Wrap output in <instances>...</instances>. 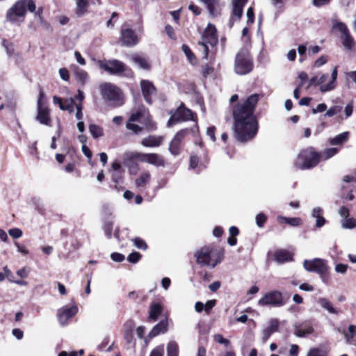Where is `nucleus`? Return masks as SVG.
I'll return each instance as SVG.
<instances>
[{
	"label": "nucleus",
	"mask_w": 356,
	"mask_h": 356,
	"mask_svg": "<svg viewBox=\"0 0 356 356\" xmlns=\"http://www.w3.org/2000/svg\"><path fill=\"white\" fill-rule=\"evenodd\" d=\"M258 100L257 94L252 95L233 111L236 138L241 142L252 139L257 133L258 123L254 111Z\"/></svg>",
	"instance_id": "nucleus-1"
},
{
	"label": "nucleus",
	"mask_w": 356,
	"mask_h": 356,
	"mask_svg": "<svg viewBox=\"0 0 356 356\" xmlns=\"http://www.w3.org/2000/svg\"><path fill=\"white\" fill-rule=\"evenodd\" d=\"M35 8L33 0L18 1L8 10L6 19L11 23H20L24 21L26 10L33 13L35 10Z\"/></svg>",
	"instance_id": "nucleus-2"
},
{
	"label": "nucleus",
	"mask_w": 356,
	"mask_h": 356,
	"mask_svg": "<svg viewBox=\"0 0 356 356\" xmlns=\"http://www.w3.org/2000/svg\"><path fill=\"white\" fill-rule=\"evenodd\" d=\"M337 66H335L331 73L330 80L327 83L326 81L329 79L327 74L319 72L309 80L308 88L310 86H319V90L321 92L325 93L334 90L337 84Z\"/></svg>",
	"instance_id": "nucleus-3"
},
{
	"label": "nucleus",
	"mask_w": 356,
	"mask_h": 356,
	"mask_svg": "<svg viewBox=\"0 0 356 356\" xmlns=\"http://www.w3.org/2000/svg\"><path fill=\"white\" fill-rule=\"evenodd\" d=\"M318 152L309 147L301 150L293 162L295 168L299 170H309L319 163Z\"/></svg>",
	"instance_id": "nucleus-4"
},
{
	"label": "nucleus",
	"mask_w": 356,
	"mask_h": 356,
	"mask_svg": "<svg viewBox=\"0 0 356 356\" xmlns=\"http://www.w3.org/2000/svg\"><path fill=\"white\" fill-rule=\"evenodd\" d=\"M169 114L170 115V118L167 123L168 127H170L179 122L193 120L195 121L196 124L195 127L189 129V131L194 135L198 133L199 129L197 124L195 113H194L191 110L186 108L183 104H181L175 111H170Z\"/></svg>",
	"instance_id": "nucleus-5"
},
{
	"label": "nucleus",
	"mask_w": 356,
	"mask_h": 356,
	"mask_svg": "<svg viewBox=\"0 0 356 356\" xmlns=\"http://www.w3.org/2000/svg\"><path fill=\"white\" fill-rule=\"evenodd\" d=\"M195 257L197 264L214 268L221 262L223 253L221 251L214 250L212 248L206 246L197 250Z\"/></svg>",
	"instance_id": "nucleus-6"
},
{
	"label": "nucleus",
	"mask_w": 356,
	"mask_h": 356,
	"mask_svg": "<svg viewBox=\"0 0 356 356\" xmlns=\"http://www.w3.org/2000/svg\"><path fill=\"white\" fill-rule=\"evenodd\" d=\"M253 58L247 47L241 48L236 54L234 71L238 75L249 74L253 69Z\"/></svg>",
	"instance_id": "nucleus-7"
},
{
	"label": "nucleus",
	"mask_w": 356,
	"mask_h": 356,
	"mask_svg": "<svg viewBox=\"0 0 356 356\" xmlns=\"http://www.w3.org/2000/svg\"><path fill=\"white\" fill-rule=\"evenodd\" d=\"M218 42L216 29L213 24H209L197 44L199 50L202 51L204 58H208L211 49H213L218 44Z\"/></svg>",
	"instance_id": "nucleus-8"
},
{
	"label": "nucleus",
	"mask_w": 356,
	"mask_h": 356,
	"mask_svg": "<svg viewBox=\"0 0 356 356\" xmlns=\"http://www.w3.org/2000/svg\"><path fill=\"white\" fill-rule=\"evenodd\" d=\"M101 95L104 101L108 102L113 106H120L123 104L120 90L115 85L104 83L99 86Z\"/></svg>",
	"instance_id": "nucleus-9"
},
{
	"label": "nucleus",
	"mask_w": 356,
	"mask_h": 356,
	"mask_svg": "<svg viewBox=\"0 0 356 356\" xmlns=\"http://www.w3.org/2000/svg\"><path fill=\"white\" fill-rule=\"evenodd\" d=\"M44 98V93L40 90L37 100V115L35 118L40 124L51 126L50 110L45 105Z\"/></svg>",
	"instance_id": "nucleus-10"
},
{
	"label": "nucleus",
	"mask_w": 356,
	"mask_h": 356,
	"mask_svg": "<svg viewBox=\"0 0 356 356\" xmlns=\"http://www.w3.org/2000/svg\"><path fill=\"white\" fill-rule=\"evenodd\" d=\"M258 304L261 306H272L280 307L286 304L282 293L279 291H273L266 293L258 301Z\"/></svg>",
	"instance_id": "nucleus-11"
},
{
	"label": "nucleus",
	"mask_w": 356,
	"mask_h": 356,
	"mask_svg": "<svg viewBox=\"0 0 356 356\" xmlns=\"http://www.w3.org/2000/svg\"><path fill=\"white\" fill-rule=\"evenodd\" d=\"M98 65L100 68L111 74H120L127 71L126 65L122 62L116 59L106 61L99 60Z\"/></svg>",
	"instance_id": "nucleus-12"
},
{
	"label": "nucleus",
	"mask_w": 356,
	"mask_h": 356,
	"mask_svg": "<svg viewBox=\"0 0 356 356\" xmlns=\"http://www.w3.org/2000/svg\"><path fill=\"white\" fill-rule=\"evenodd\" d=\"M305 269L308 272H314L319 275L326 273L327 266L324 259L316 258L312 260H305L303 262Z\"/></svg>",
	"instance_id": "nucleus-13"
},
{
	"label": "nucleus",
	"mask_w": 356,
	"mask_h": 356,
	"mask_svg": "<svg viewBox=\"0 0 356 356\" xmlns=\"http://www.w3.org/2000/svg\"><path fill=\"white\" fill-rule=\"evenodd\" d=\"M123 164L128 168L130 175H136L138 170V165L135 162L139 161V152H126L122 155Z\"/></svg>",
	"instance_id": "nucleus-14"
},
{
	"label": "nucleus",
	"mask_w": 356,
	"mask_h": 356,
	"mask_svg": "<svg viewBox=\"0 0 356 356\" xmlns=\"http://www.w3.org/2000/svg\"><path fill=\"white\" fill-rule=\"evenodd\" d=\"M78 312V308L75 305H65L57 311V317L59 323L65 326L68 323V320L74 316Z\"/></svg>",
	"instance_id": "nucleus-15"
},
{
	"label": "nucleus",
	"mask_w": 356,
	"mask_h": 356,
	"mask_svg": "<svg viewBox=\"0 0 356 356\" xmlns=\"http://www.w3.org/2000/svg\"><path fill=\"white\" fill-rule=\"evenodd\" d=\"M188 131L189 129H181L175 134L169 145V151L172 155L177 156L181 153L182 140Z\"/></svg>",
	"instance_id": "nucleus-16"
},
{
	"label": "nucleus",
	"mask_w": 356,
	"mask_h": 356,
	"mask_svg": "<svg viewBox=\"0 0 356 356\" xmlns=\"http://www.w3.org/2000/svg\"><path fill=\"white\" fill-rule=\"evenodd\" d=\"M139 161L159 167L165 165L163 158L156 153H140L139 152Z\"/></svg>",
	"instance_id": "nucleus-17"
},
{
	"label": "nucleus",
	"mask_w": 356,
	"mask_h": 356,
	"mask_svg": "<svg viewBox=\"0 0 356 356\" xmlns=\"http://www.w3.org/2000/svg\"><path fill=\"white\" fill-rule=\"evenodd\" d=\"M121 42L123 46L131 47L138 44V38L134 31L126 29L121 31Z\"/></svg>",
	"instance_id": "nucleus-18"
},
{
	"label": "nucleus",
	"mask_w": 356,
	"mask_h": 356,
	"mask_svg": "<svg viewBox=\"0 0 356 356\" xmlns=\"http://www.w3.org/2000/svg\"><path fill=\"white\" fill-rule=\"evenodd\" d=\"M140 87L145 102L149 104H152V97L156 95V88L148 80H142L140 81Z\"/></svg>",
	"instance_id": "nucleus-19"
},
{
	"label": "nucleus",
	"mask_w": 356,
	"mask_h": 356,
	"mask_svg": "<svg viewBox=\"0 0 356 356\" xmlns=\"http://www.w3.org/2000/svg\"><path fill=\"white\" fill-rule=\"evenodd\" d=\"M53 102L55 104H58L60 109L63 111H67L70 113H72L74 111V100L72 97L65 99L64 101H63L60 97L54 96Z\"/></svg>",
	"instance_id": "nucleus-20"
},
{
	"label": "nucleus",
	"mask_w": 356,
	"mask_h": 356,
	"mask_svg": "<svg viewBox=\"0 0 356 356\" xmlns=\"http://www.w3.org/2000/svg\"><path fill=\"white\" fill-rule=\"evenodd\" d=\"M314 328L310 322H304L295 328L294 334L298 337H304L307 334H312Z\"/></svg>",
	"instance_id": "nucleus-21"
},
{
	"label": "nucleus",
	"mask_w": 356,
	"mask_h": 356,
	"mask_svg": "<svg viewBox=\"0 0 356 356\" xmlns=\"http://www.w3.org/2000/svg\"><path fill=\"white\" fill-rule=\"evenodd\" d=\"M279 321L277 319H271L269 322V325L263 331L262 339L264 342L267 341L271 334L278 330Z\"/></svg>",
	"instance_id": "nucleus-22"
},
{
	"label": "nucleus",
	"mask_w": 356,
	"mask_h": 356,
	"mask_svg": "<svg viewBox=\"0 0 356 356\" xmlns=\"http://www.w3.org/2000/svg\"><path fill=\"white\" fill-rule=\"evenodd\" d=\"M163 140V137L159 136H149L147 138H144L141 144L146 147H156L161 145Z\"/></svg>",
	"instance_id": "nucleus-23"
},
{
	"label": "nucleus",
	"mask_w": 356,
	"mask_h": 356,
	"mask_svg": "<svg viewBox=\"0 0 356 356\" xmlns=\"http://www.w3.org/2000/svg\"><path fill=\"white\" fill-rule=\"evenodd\" d=\"M323 210L321 207H317L312 209V216L316 218V227L317 228L322 227L325 223L326 220L323 216Z\"/></svg>",
	"instance_id": "nucleus-24"
},
{
	"label": "nucleus",
	"mask_w": 356,
	"mask_h": 356,
	"mask_svg": "<svg viewBox=\"0 0 356 356\" xmlns=\"http://www.w3.org/2000/svg\"><path fill=\"white\" fill-rule=\"evenodd\" d=\"M151 173L149 171H144L140 174L135 180V185L137 188H145L151 180Z\"/></svg>",
	"instance_id": "nucleus-25"
},
{
	"label": "nucleus",
	"mask_w": 356,
	"mask_h": 356,
	"mask_svg": "<svg viewBox=\"0 0 356 356\" xmlns=\"http://www.w3.org/2000/svg\"><path fill=\"white\" fill-rule=\"evenodd\" d=\"M248 0H233L232 1V15L240 19L243 15V7Z\"/></svg>",
	"instance_id": "nucleus-26"
},
{
	"label": "nucleus",
	"mask_w": 356,
	"mask_h": 356,
	"mask_svg": "<svg viewBox=\"0 0 356 356\" xmlns=\"http://www.w3.org/2000/svg\"><path fill=\"white\" fill-rule=\"evenodd\" d=\"M275 259L279 264H283L284 262L291 261L293 259V254L284 250H280L275 252Z\"/></svg>",
	"instance_id": "nucleus-27"
},
{
	"label": "nucleus",
	"mask_w": 356,
	"mask_h": 356,
	"mask_svg": "<svg viewBox=\"0 0 356 356\" xmlns=\"http://www.w3.org/2000/svg\"><path fill=\"white\" fill-rule=\"evenodd\" d=\"M317 302L323 309H325L330 314H338L339 313V310L335 309L330 301L325 298H319L317 300Z\"/></svg>",
	"instance_id": "nucleus-28"
},
{
	"label": "nucleus",
	"mask_w": 356,
	"mask_h": 356,
	"mask_svg": "<svg viewBox=\"0 0 356 356\" xmlns=\"http://www.w3.org/2000/svg\"><path fill=\"white\" fill-rule=\"evenodd\" d=\"M168 322L167 321H161L160 323L156 324L151 330L149 336L154 337L160 333H163L167 331Z\"/></svg>",
	"instance_id": "nucleus-29"
},
{
	"label": "nucleus",
	"mask_w": 356,
	"mask_h": 356,
	"mask_svg": "<svg viewBox=\"0 0 356 356\" xmlns=\"http://www.w3.org/2000/svg\"><path fill=\"white\" fill-rule=\"evenodd\" d=\"M162 312V306L159 303L154 302L150 305L149 318L155 321Z\"/></svg>",
	"instance_id": "nucleus-30"
},
{
	"label": "nucleus",
	"mask_w": 356,
	"mask_h": 356,
	"mask_svg": "<svg viewBox=\"0 0 356 356\" xmlns=\"http://www.w3.org/2000/svg\"><path fill=\"white\" fill-rule=\"evenodd\" d=\"M277 220L280 223H286L291 227H297L301 224L300 218H287L282 216H278Z\"/></svg>",
	"instance_id": "nucleus-31"
},
{
	"label": "nucleus",
	"mask_w": 356,
	"mask_h": 356,
	"mask_svg": "<svg viewBox=\"0 0 356 356\" xmlns=\"http://www.w3.org/2000/svg\"><path fill=\"white\" fill-rule=\"evenodd\" d=\"M131 61L138 65L140 68L143 70H149V64L147 59L142 56L140 55H133L131 56Z\"/></svg>",
	"instance_id": "nucleus-32"
},
{
	"label": "nucleus",
	"mask_w": 356,
	"mask_h": 356,
	"mask_svg": "<svg viewBox=\"0 0 356 356\" xmlns=\"http://www.w3.org/2000/svg\"><path fill=\"white\" fill-rule=\"evenodd\" d=\"M339 152V149L336 147H331L324 149L323 151L318 152L319 155V161H326L335 154H337Z\"/></svg>",
	"instance_id": "nucleus-33"
},
{
	"label": "nucleus",
	"mask_w": 356,
	"mask_h": 356,
	"mask_svg": "<svg viewBox=\"0 0 356 356\" xmlns=\"http://www.w3.org/2000/svg\"><path fill=\"white\" fill-rule=\"evenodd\" d=\"M349 133L348 131L343 132L340 134H338L333 138L330 140V143L332 145H342L345 142H346L348 139Z\"/></svg>",
	"instance_id": "nucleus-34"
},
{
	"label": "nucleus",
	"mask_w": 356,
	"mask_h": 356,
	"mask_svg": "<svg viewBox=\"0 0 356 356\" xmlns=\"http://www.w3.org/2000/svg\"><path fill=\"white\" fill-rule=\"evenodd\" d=\"M200 1L206 6L211 15H216V8L219 3L218 0H200Z\"/></svg>",
	"instance_id": "nucleus-35"
},
{
	"label": "nucleus",
	"mask_w": 356,
	"mask_h": 356,
	"mask_svg": "<svg viewBox=\"0 0 356 356\" xmlns=\"http://www.w3.org/2000/svg\"><path fill=\"white\" fill-rule=\"evenodd\" d=\"M178 344L175 341H170L167 345V356H178Z\"/></svg>",
	"instance_id": "nucleus-36"
},
{
	"label": "nucleus",
	"mask_w": 356,
	"mask_h": 356,
	"mask_svg": "<svg viewBox=\"0 0 356 356\" xmlns=\"http://www.w3.org/2000/svg\"><path fill=\"white\" fill-rule=\"evenodd\" d=\"M341 42L344 47L347 49H351L355 45V41L350 32L344 35H341Z\"/></svg>",
	"instance_id": "nucleus-37"
},
{
	"label": "nucleus",
	"mask_w": 356,
	"mask_h": 356,
	"mask_svg": "<svg viewBox=\"0 0 356 356\" xmlns=\"http://www.w3.org/2000/svg\"><path fill=\"white\" fill-rule=\"evenodd\" d=\"M89 131L94 138H99L104 135L103 129L95 124L89 125Z\"/></svg>",
	"instance_id": "nucleus-38"
},
{
	"label": "nucleus",
	"mask_w": 356,
	"mask_h": 356,
	"mask_svg": "<svg viewBox=\"0 0 356 356\" xmlns=\"http://www.w3.org/2000/svg\"><path fill=\"white\" fill-rule=\"evenodd\" d=\"M182 51H184V54L186 56L188 61L192 65H195L197 63V60L195 56L193 54V53L191 51L189 47L186 44H183L181 47Z\"/></svg>",
	"instance_id": "nucleus-39"
},
{
	"label": "nucleus",
	"mask_w": 356,
	"mask_h": 356,
	"mask_svg": "<svg viewBox=\"0 0 356 356\" xmlns=\"http://www.w3.org/2000/svg\"><path fill=\"white\" fill-rule=\"evenodd\" d=\"M88 4V0H78L76 2V13L79 16L82 15L86 11Z\"/></svg>",
	"instance_id": "nucleus-40"
},
{
	"label": "nucleus",
	"mask_w": 356,
	"mask_h": 356,
	"mask_svg": "<svg viewBox=\"0 0 356 356\" xmlns=\"http://www.w3.org/2000/svg\"><path fill=\"white\" fill-rule=\"evenodd\" d=\"M75 76L76 79L81 83L84 84L88 79V73L81 69L77 68L75 71Z\"/></svg>",
	"instance_id": "nucleus-41"
},
{
	"label": "nucleus",
	"mask_w": 356,
	"mask_h": 356,
	"mask_svg": "<svg viewBox=\"0 0 356 356\" xmlns=\"http://www.w3.org/2000/svg\"><path fill=\"white\" fill-rule=\"evenodd\" d=\"M147 114L145 113V111H139L135 113H133L131 115L129 120L127 122H143L142 118H145Z\"/></svg>",
	"instance_id": "nucleus-42"
},
{
	"label": "nucleus",
	"mask_w": 356,
	"mask_h": 356,
	"mask_svg": "<svg viewBox=\"0 0 356 356\" xmlns=\"http://www.w3.org/2000/svg\"><path fill=\"white\" fill-rule=\"evenodd\" d=\"M112 181L115 184L113 186V189L120 191V188L118 186V184L122 183V176L121 172H115L112 175Z\"/></svg>",
	"instance_id": "nucleus-43"
},
{
	"label": "nucleus",
	"mask_w": 356,
	"mask_h": 356,
	"mask_svg": "<svg viewBox=\"0 0 356 356\" xmlns=\"http://www.w3.org/2000/svg\"><path fill=\"white\" fill-rule=\"evenodd\" d=\"M341 227L344 229H353L356 227V220L353 218H346L341 220Z\"/></svg>",
	"instance_id": "nucleus-44"
},
{
	"label": "nucleus",
	"mask_w": 356,
	"mask_h": 356,
	"mask_svg": "<svg viewBox=\"0 0 356 356\" xmlns=\"http://www.w3.org/2000/svg\"><path fill=\"white\" fill-rule=\"evenodd\" d=\"M356 336V325H350L348 332H344V337L347 343H350L351 339Z\"/></svg>",
	"instance_id": "nucleus-45"
},
{
	"label": "nucleus",
	"mask_w": 356,
	"mask_h": 356,
	"mask_svg": "<svg viewBox=\"0 0 356 356\" xmlns=\"http://www.w3.org/2000/svg\"><path fill=\"white\" fill-rule=\"evenodd\" d=\"M333 28L338 30L342 34V35H344L350 32L348 26L344 23L341 22H336L333 24Z\"/></svg>",
	"instance_id": "nucleus-46"
},
{
	"label": "nucleus",
	"mask_w": 356,
	"mask_h": 356,
	"mask_svg": "<svg viewBox=\"0 0 356 356\" xmlns=\"http://www.w3.org/2000/svg\"><path fill=\"white\" fill-rule=\"evenodd\" d=\"M257 225L261 228L267 220V216L262 212L258 213L255 217Z\"/></svg>",
	"instance_id": "nucleus-47"
},
{
	"label": "nucleus",
	"mask_w": 356,
	"mask_h": 356,
	"mask_svg": "<svg viewBox=\"0 0 356 356\" xmlns=\"http://www.w3.org/2000/svg\"><path fill=\"white\" fill-rule=\"evenodd\" d=\"M342 107L341 106L335 105L330 108L325 113V117H332L334 115L341 112Z\"/></svg>",
	"instance_id": "nucleus-48"
},
{
	"label": "nucleus",
	"mask_w": 356,
	"mask_h": 356,
	"mask_svg": "<svg viewBox=\"0 0 356 356\" xmlns=\"http://www.w3.org/2000/svg\"><path fill=\"white\" fill-rule=\"evenodd\" d=\"M133 242L134 245L138 249L145 250L147 248L145 241L139 237L134 238Z\"/></svg>",
	"instance_id": "nucleus-49"
},
{
	"label": "nucleus",
	"mask_w": 356,
	"mask_h": 356,
	"mask_svg": "<svg viewBox=\"0 0 356 356\" xmlns=\"http://www.w3.org/2000/svg\"><path fill=\"white\" fill-rule=\"evenodd\" d=\"M124 338L128 345L131 346L133 348L135 346L133 334L131 330H126L124 332Z\"/></svg>",
	"instance_id": "nucleus-50"
},
{
	"label": "nucleus",
	"mask_w": 356,
	"mask_h": 356,
	"mask_svg": "<svg viewBox=\"0 0 356 356\" xmlns=\"http://www.w3.org/2000/svg\"><path fill=\"white\" fill-rule=\"evenodd\" d=\"M126 127L127 129L132 131L135 134L140 133L143 129L141 127L131 122H127Z\"/></svg>",
	"instance_id": "nucleus-51"
},
{
	"label": "nucleus",
	"mask_w": 356,
	"mask_h": 356,
	"mask_svg": "<svg viewBox=\"0 0 356 356\" xmlns=\"http://www.w3.org/2000/svg\"><path fill=\"white\" fill-rule=\"evenodd\" d=\"M214 341L218 343H221L227 347L230 342L228 339L223 337L220 334H217L213 336Z\"/></svg>",
	"instance_id": "nucleus-52"
},
{
	"label": "nucleus",
	"mask_w": 356,
	"mask_h": 356,
	"mask_svg": "<svg viewBox=\"0 0 356 356\" xmlns=\"http://www.w3.org/2000/svg\"><path fill=\"white\" fill-rule=\"evenodd\" d=\"M307 356H326V353L319 348H314L309 350Z\"/></svg>",
	"instance_id": "nucleus-53"
},
{
	"label": "nucleus",
	"mask_w": 356,
	"mask_h": 356,
	"mask_svg": "<svg viewBox=\"0 0 356 356\" xmlns=\"http://www.w3.org/2000/svg\"><path fill=\"white\" fill-rule=\"evenodd\" d=\"M140 258L141 254L139 252H134L129 255L127 260L131 263L136 264L140 259Z\"/></svg>",
	"instance_id": "nucleus-54"
},
{
	"label": "nucleus",
	"mask_w": 356,
	"mask_h": 356,
	"mask_svg": "<svg viewBox=\"0 0 356 356\" xmlns=\"http://www.w3.org/2000/svg\"><path fill=\"white\" fill-rule=\"evenodd\" d=\"M103 229L104 231L105 234L108 236V238H111L113 231V223L111 222H106L104 225Z\"/></svg>",
	"instance_id": "nucleus-55"
},
{
	"label": "nucleus",
	"mask_w": 356,
	"mask_h": 356,
	"mask_svg": "<svg viewBox=\"0 0 356 356\" xmlns=\"http://www.w3.org/2000/svg\"><path fill=\"white\" fill-rule=\"evenodd\" d=\"M8 234L14 238H19L22 236V231L18 228L10 229Z\"/></svg>",
	"instance_id": "nucleus-56"
},
{
	"label": "nucleus",
	"mask_w": 356,
	"mask_h": 356,
	"mask_svg": "<svg viewBox=\"0 0 356 356\" xmlns=\"http://www.w3.org/2000/svg\"><path fill=\"white\" fill-rule=\"evenodd\" d=\"M328 60V58L327 56H321L320 58H318L314 63V67H320L321 66L325 64Z\"/></svg>",
	"instance_id": "nucleus-57"
},
{
	"label": "nucleus",
	"mask_w": 356,
	"mask_h": 356,
	"mask_svg": "<svg viewBox=\"0 0 356 356\" xmlns=\"http://www.w3.org/2000/svg\"><path fill=\"white\" fill-rule=\"evenodd\" d=\"M75 106H76V118L78 120H81L83 118V112H82L83 106H82V104L78 103V104H76L75 105Z\"/></svg>",
	"instance_id": "nucleus-58"
},
{
	"label": "nucleus",
	"mask_w": 356,
	"mask_h": 356,
	"mask_svg": "<svg viewBox=\"0 0 356 356\" xmlns=\"http://www.w3.org/2000/svg\"><path fill=\"white\" fill-rule=\"evenodd\" d=\"M111 257L113 261L116 262H122L124 260V256L118 252H113L111 254Z\"/></svg>",
	"instance_id": "nucleus-59"
},
{
	"label": "nucleus",
	"mask_w": 356,
	"mask_h": 356,
	"mask_svg": "<svg viewBox=\"0 0 356 356\" xmlns=\"http://www.w3.org/2000/svg\"><path fill=\"white\" fill-rule=\"evenodd\" d=\"M204 305V310L207 314H209L212 308L216 305V300H211L206 302Z\"/></svg>",
	"instance_id": "nucleus-60"
},
{
	"label": "nucleus",
	"mask_w": 356,
	"mask_h": 356,
	"mask_svg": "<svg viewBox=\"0 0 356 356\" xmlns=\"http://www.w3.org/2000/svg\"><path fill=\"white\" fill-rule=\"evenodd\" d=\"M248 24H252L254 21V14L253 8L250 7L247 10Z\"/></svg>",
	"instance_id": "nucleus-61"
},
{
	"label": "nucleus",
	"mask_w": 356,
	"mask_h": 356,
	"mask_svg": "<svg viewBox=\"0 0 356 356\" xmlns=\"http://www.w3.org/2000/svg\"><path fill=\"white\" fill-rule=\"evenodd\" d=\"M326 109H327V105L324 103H322V104H318L316 108L312 109V113L316 114L318 113H321V112L326 111Z\"/></svg>",
	"instance_id": "nucleus-62"
},
{
	"label": "nucleus",
	"mask_w": 356,
	"mask_h": 356,
	"mask_svg": "<svg viewBox=\"0 0 356 356\" xmlns=\"http://www.w3.org/2000/svg\"><path fill=\"white\" fill-rule=\"evenodd\" d=\"M348 269V265L343 264H338L335 266V270L337 273L344 274Z\"/></svg>",
	"instance_id": "nucleus-63"
},
{
	"label": "nucleus",
	"mask_w": 356,
	"mask_h": 356,
	"mask_svg": "<svg viewBox=\"0 0 356 356\" xmlns=\"http://www.w3.org/2000/svg\"><path fill=\"white\" fill-rule=\"evenodd\" d=\"M149 356H163V348L157 347L152 350Z\"/></svg>",
	"instance_id": "nucleus-64"
}]
</instances>
